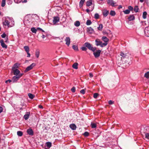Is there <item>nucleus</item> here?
<instances>
[{
	"instance_id": "39448f33",
	"label": "nucleus",
	"mask_w": 149,
	"mask_h": 149,
	"mask_svg": "<svg viewBox=\"0 0 149 149\" xmlns=\"http://www.w3.org/2000/svg\"><path fill=\"white\" fill-rule=\"evenodd\" d=\"M36 65V64L35 63H33L31 64L30 66L27 67L26 69L24 71L25 72H27L30 70L32 69Z\"/></svg>"
},
{
	"instance_id": "58836bf2",
	"label": "nucleus",
	"mask_w": 149,
	"mask_h": 149,
	"mask_svg": "<svg viewBox=\"0 0 149 149\" xmlns=\"http://www.w3.org/2000/svg\"><path fill=\"white\" fill-rule=\"evenodd\" d=\"M125 14H128L130 13V11L129 10L127 9L123 11Z\"/></svg>"
},
{
	"instance_id": "4be33fe9",
	"label": "nucleus",
	"mask_w": 149,
	"mask_h": 149,
	"mask_svg": "<svg viewBox=\"0 0 149 149\" xmlns=\"http://www.w3.org/2000/svg\"><path fill=\"white\" fill-rule=\"evenodd\" d=\"M40 52L39 50H36L35 52V55L37 58H38L39 57L40 55Z\"/></svg>"
},
{
	"instance_id": "cd10ccee",
	"label": "nucleus",
	"mask_w": 149,
	"mask_h": 149,
	"mask_svg": "<svg viewBox=\"0 0 149 149\" xmlns=\"http://www.w3.org/2000/svg\"><path fill=\"white\" fill-rule=\"evenodd\" d=\"M31 31L35 33H36L37 31V30L34 27H32L31 29Z\"/></svg>"
},
{
	"instance_id": "6e6552de",
	"label": "nucleus",
	"mask_w": 149,
	"mask_h": 149,
	"mask_svg": "<svg viewBox=\"0 0 149 149\" xmlns=\"http://www.w3.org/2000/svg\"><path fill=\"white\" fill-rule=\"evenodd\" d=\"M59 18L58 17H54L53 21V23L54 24H56L59 22Z\"/></svg>"
},
{
	"instance_id": "ea45409f",
	"label": "nucleus",
	"mask_w": 149,
	"mask_h": 149,
	"mask_svg": "<svg viewBox=\"0 0 149 149\" xmlns=\"http://www.w3.org/2000/svg\"><path fill=\"white\" fill-rule=\"evenodd\" d=\"M91 126L92 128H95L96 127V125L95 123H91Z\"/></svg>"
},
{
	"instance_id": "c9c22d12",
	"label": "nucleus",
	"mask_w": 149,
	"mask_h": 149,
	"mask_svg": "<svg viewBox=\"0 0 149 149\" xmlns=\"http://www.w3.org/2000/svg\"><path fill=\"white\" fill-rule=\"evenodd\" d=\"M110 14L112 16H114L115 15L116 13L114 11L111 10L110 13Z\"/></svg>"
},
{
	"instance_id": "c85d7f7f",
	"label": "nucleus",
	"mask_w": 149,
	"mask_h": 149,
	"mask_svg": "<svg viewBox=\"0 0 149 149\" xmlns=\"http://www.w3.org/2000/svg\"><path fill=\"white\" fill-rule=\"evenodd\" d=\"M103 28V25L102 24H100L97 27V29L100 31H102Z\"/></svg>"
},
{
	"instance_id": "680f3d73",
	"label": "nucleus",
	"mask_w": 149,
	"mask_h": 149,
	"mask_svg": "<svg viewBox=\"0 0 149 149\" xmlns=\"http://www.w3.org/2000/svg\"><path fill=\"white\" fill-rule=\"evenodd\" d=\"M27 2V1L26 0H24V1H22V2L23 3H25Z\"/></svg>"
},
{
	"instance_id": "864d4df0",
	"label": "nucleus",
	"mask_w": 149,
	"mask_h": 149,
	"mask_svg": "<svg viewBox=\"0 0 149 149\" xmlns=\"http://www.w3.org/2000/svg\"><path fill=\"white\" fill-rule=\"evenodd\" d=\"M14 1L15 3H19L21 2L20 1H19L18 0H14Z\"/></svg>"
},
{
	"instance_id": "4468645a",
	"label": "nucleus",
	"mask_w": 149,
	"mask_h": 149,
	"mask_svg": "<svg viewBox=\"0 0 149 149\" xmlns=\"http://www.w3.org/2000/svg\"><path fill=\"white\" fill-rule=\"evenodd\" d=\"M11 23V24H10V27H12L14 25V21L12 18H10V24Z\"/></svg>"
},
{
	"instance_id": "0eeeda50",
	"label": "nucleus",
	"mask_w": 149,
	"mask_h": 149,
	"mask_svg": "<svg viewBox=\"0 0 149 149\" xmlns=\"http://www.w3.org/2000/svg\"><path fill=\"white\" fill-rule=\"evenodd\" d=\"M87 33L89 34H91L94 33V30L91 27H90L87 28Z\"/></svg>"
},
{
	"instance_id": "bb28decb",
	"label": "nucleus",
	"mask_w": 149,
	"mask_h": 149,
	"mask_svg": "<svg viewBox=\"0 0 149 149\" xmlns=\"http://www.w3.org/2000/svg\"><path fill=\"white\" fill-rule=\"evenodd\" d=\"M46 144L47 147L49 148H50L52 146V143L49 142H47L46 143Z\"/></svg>"
},
{
	"instance_id": "ddd939ff",
	"label": "nucleus",
	"mask_w": 149,
	"mask_h": 149,
	"mask_svg": "<svg viewBox=\"0 0 149 149\" xmlns=\"http://www.w3.org/2000/svg\"><path fill=\"white\" fill-rule=\"evenodd\" d=\"M103 15L106 17L109 14V11L107 10H104L102 12Z\"/></svg>"
},
{
	"instance_id": "f8f14e48",
	"label": "nucleus",
	"mask_w": 149,
	"mask_h": 149,
	"mask_svg": "<svg viewBox=\"0 0 149 149\" xmlns=\"http://www.w3.org/2000/svg\"><path fill=\"white\" fill-rule=\"evenodd\" d=\"M70 38L69 37H67L65 39V41L66 42L65 44L68 46H69L70 43Z\"/></svg>"
},
{
	"instance_id": "774afa93",
	"label": "nucleus",
	"mask_w": 149,
	"mask_h": 149,
	"mask_svg": "<svg viewBox=\"0 0 149 149\" xmlns=\"http://www.w3.org/2000/svg\"><path fill=\"white\" fill-rule=\"evenodd\" d=\"M93 9H94V7L92 8L91 9V11H92L93 10Z\"/></svg>"
},
{
	"instance_id": "603ef678",
	"label": "nucleus",
	"mask_w": 149,
	"mask_h": 149,
	"mask_svg": "<svg viewBox=\"0 0 149 149\" xmlns=\"http://www.w3.org/2000/svg\"><path fill=\"white\" fill-rule=\"evenodd\" d=\"M128 9L130 11V10L132 11L133 10V8L132 6H130L128 7Z\"/></svg>"
},
{
	"instance_id": "f3484780",
	"label": "nucleus",
	"mask_w": 149,
	"mask_h": 149,
	"mask_svg": "<svg viewBox=\"0 0 149 149\" xmlns=\"http://www.w3.org/2000/svg\"><path fill=\"white\" fill-rule=\"evenodd\" d=\"M78 63H74L72 65V67L75 69H77L78 68Z\"/></svg>"
},
{
	"instance_id": "9d476101",
	"label": "nucleus",
	"mask_w": 149,
	"mask_h": 149,
	"mask_svg": "<svg viewBox=\"0 0 149 149\" xmlns=\"http://www.w3.org/2000/svg\"><path fill=\"white\" fill-rule=\"evenodd\" d=\"M27 134L31 136H33V132L32 129L31 128L28 129L27 130Z\"/></svg>"
},
{
	"instance_id": "0e129e2a",
	"label": "nucleus",
	"mask_w": 149,
	"mask_h": 149,
	"mask_svg": "<svg viewBox=\"0 0 149 149\" xmlns=\"http://www.w3.org/2000/svg\"><path fill=\"white\" fill-rule=\"evenodd\" d=\"M42 37L43 38H44L45 37V36L44 35H42Z\"/></svg>"
},
{
	"instance_id": "473e14b6",
	"label": "nucleus",
	"mask_w": 149,
	"mask_h": 149,
	"mask_svg": "<svg viewBox=\"0 0 149 149\" xmlns=\"http://www.w3.org/2000/svg\"><path fill=\"white\" fill-rule=\"evenodd\" d=\"M147 12L146 11L144 12L143 14V18L144 19H145L146 18Z\"/></svg>"
},
{
	"instance_id": "423d86ee",
	"label": "nucleus",
	"mask_w": 149,
	"mask_h": 149,
	"mask_svg": "<svg viewBox=\"0 0 149 149\" xmlns=\"http://www.w3.org/2000/svg\"><path fill=\"white\" fill-rule=\"evenodd\" d=\"M13 72V74L15 75H18L20 74H22V76L23 75V73H20V71L17 69L12 70Z\"/></svg>"
},
{
	"instance_id": "7c9ffc66",
	"label": "nucleus",
	"mask_w": 149,
	"mask_h": 149,
	"mask_svg": "<svg viewBox=\"0 0 149 149\" xmlns=\"http://www.w3.org/2000/svg\"><path fill=\"white\" fill-rule=\"evenodd\" d=\"M72 48L75 51H78V49L77 46L74 45L72 46Z\"/></svg>"
},
{
	"instance_id": "7ed1b4c3",
	"label": "nucleus",
	"mask_w": 149,
	"mask_h": 149,
	"mask_svg": "<svg viewBox=\"0 0 149 149\" xmlns=\"http://www.w3.org/2000/svg\"><path fill=\"white\" fill-rule=\"evenodd\" d=\"M22 74H20L18 75H15L12 78V80L10 79V82L12 81L13 82H15L17 81L19 79L22 77Z\"/></svg>"
},
{
	"instance_id": "09e8293b",
	"label": "nucleus",
	"mask_w": 149,
	"mask_h": 149,
	"mask_svg": "<svg viewBox=\"0 0 149 149\" xmlns=\"http://www.w3.org/2000/svg\"><path fill=\"white\" fill-rule=\"evenodd\" d=\"M80 92L82 94H84L85 93V90L84 89H82L80 91Z\"/></svg>"
},
{
	"instance_id": "052dcab7",
	"label": "nucleus",
	"mask_w": 149,
	"mask_h": 149,
	"mask_svg": "<svg viewBox=\"0 0 149 149\" xmlns=\"http://www.w3.org/2000/svg\"><path fill=\"white\" fill-rule=\"evenodd\" d=\"M86 11L87 13H89L90 12V10L89 9H87L86 10Z\"/></svg>"
},
{
	"instance_id": "f03ea898",
	"label": "nucleus",
	"mask_w": 149,
	"mask_h": 149,
	"mask_svg": "<svg viewBox=\"0 0 149 149\" xmlns=\"http://www.w3.org/2000/svg\"><path fill=\"white\" fill-rule=\"evenodd\" d=\"M84 45L86 47H87L89 49L92 50L93 52H94L96 49L95 47H93L89 43L87 42L84 43Z\"/></svg>"
},
{
	"instance_id": "c756f323",
	"label": "nucleus",
	"mask_w": 149,
	"mask_h": 149,
	"mask_svg": "<svg viewBox=\"0 0 149 149\" xmlns=\"http://www.w3.org/2000/svg\"><path fill=\"white\" fill-rule=\"evenodd\" d=\"M84 1L85 0H81L79 2V6L80 7H82Z\"/></svg>"
},
{
	"instance_id": "9b49d317",
	"label": "nucleus",
	"mask_w": 149,
	"mask_h": 149,
	"mask_svg": "<svg viewBox=\"0 0 149 149\" xmlns=\"http://www.w3.org/2000/svg\"><path fill=\"white\" fill-rule=\"evenodd\" d=\"M0 43H1V45L3 48H4L5 49H6L7 48V46L4 42L3 40H0Z\"/></svg>"
},
{
	"instance_id": "de8ad7c7",
	"label": "nucleus",
	"mask_w": 149,
	"mask_h": 149,
	"mask_svg": "<svg viewBox=\"0 0 149 149\" xmlns=\"http://www.w3.org/2000/svg\"><path fill=\"white\" fill-rule=\"evenodd\" d=\"M84 135L86 136H87L89 135V133L87 132H86L84 133Z\"/></svg>"
},
{
	"instance_id": "37998d69",
	"label": "nucleus",
	"mask_w": 149,
	"mask_h": 149,
	"mask_svg": "<svg viewBox=\"0 0 149 149\" xmlns=\"http://www.w3.org/2000/svg\"><path fill=\"white\" fill-rule=\"evenodd\" d=\"M145 138L149 140V133H146L145 134Z\"/></svg>"
},
{
	"instance_id": "6e6d98bb",
	"label": "nucleus",
	"mask_w": 149,
	"mask_h": 149,
	"mask_svg": "<svg viewBox=\"0 0 149 149\" xmlns=\"http://www.w3.org/2000/svg\"><path fill=\"white\" fill-rule=\"evenodd\" d=\"M3 110V109L2 107L0 106V113H1Z\"/></svg>"
},
{
	"instance_id": "a878e982",
	"label": "nucleus",
	"mask_w": 149,
	"mask_h": 149,
	"mask_svg": "<svg viewBox=\"0 0 149 149\" xmlns=\"http://www.w3.org/2000/svg\"><path fill=\"white\" fill-rule=\"evenodd\" d=\"M74 24L75 26L78 27L80 25V22L79 21H77L75 22Z\"/></svg>"
},
{
	"instance_id": "393cba45",
	"label": "nucleus",
	"mask_w": 149,
	"mask_h": 149,
	"mask_svg": "<svg viewBox=\"0 0 149 149\" xmlns=\"http://www.w3.org/2000/svg\"><path fill=\"white\" fill-rule=\"evenodd\" d=\"M92 4V1L91 0L90 1H87L86 2V6H89L91 5Z\"/></svg>"
},
{
	"instance_id": "79ce46f5",
	"label": "nucleus",
	"mask_w": 149,
	"mask_h": 149,
	"mask_svg": "<svg viewBox=\"0 0 149 149\" xmlns=\"http://www.w3.org/2000/svg\"><path fill=\"white\" fill-rule=\"evenodd\" d=\"M94 17L96 19H97L99 18V15L98 13H96L95 14Z\"/></svg>"
},
{
	"instance_id": "b1692460",
	"label": "nucleus",
	"mask_w": 149,
	"mask_h": 149,
	"mask_svg": "<svg viewBox=\"0 0 149 149\" xmlns=\"http://www.w3.org/2000/svg\"><path fill=\"white\" fill-rule=\"evenodd\" d=\"M28 95L29 98L31 99H33L35 97V95L31 93L28 94Z\"/></svg>"
},
{
	"instance_id": "aec40b11",
	"label": "nucleus",
	"mask_w": 149,
	"mask_h": 149,
	"mask_svg": "<svg viewBox=\"0 0 149 149\" xmlns=\"http://www.w3.org/2000/svg\"><path fill=\"white\" fill-rule=\"evenodd\" d=\"M3 24L5 26H8L9 25V21L8 20H5L3 22Z\"/></svg>"
},
{
	"instance_id": "2eb2a0df",
	"label": "nucleus",
	"mask_w": 149,
	"mask_h": 149,
	"mask_svg": "<svg viewBox=\"0 0 149 149\" xmlns=\"http://www.w3.org/2000/svg\"><path fill=\"white\" fill-rule=\"evenodd\" d=\"M30 113L29 112H27L26 114L24 116V118L25 120H27L29 118Z\"/></svg>"
},
{
	"instance_id": "3c124183",
	"label": "nucleus",
	"mask_w": 149,
	"mask_h": 149,
	"mask_svg": "<svg viewBox=\"0 0 149 149\" xmlns=\"http://www.w3.org/2000/svg\"><path fill=\"white\" fill-rule=\"evenodd\" d=\"M6 36V34L5 33H3L1 35V37L2 38H4Z\"/></svg>"
},
{
	"instance_id": "f257e3e1",
	"label": "nucleus",
	"mask_w": 149,
	"mask_h": 149,
	"mask_svg": "<svg viewBox=\"0 0 149 149\" xmlns=\"http://www.w3.org/2000/svg\"><path fill=\"white\" fill-rule=\"evenodd\" d=\"M95 44L97 46H100L102 47H103L107 45V43H102V42L98 39H97L95 40Z\"/></svg>"
},
{
	"instance_id": "5fc2aeb1",
	"label": "nucleus",
	"mask_w": 149,
	"mask_h": 149,
	"mask_svg": "<svg viewBox=\"0 0 149 149\" xmlns=\"http://www.w3.org/2000/svg\"><path fill=\"white\" fill-rule=\"evenodd\" d=\"M114 102H113L111 100H109V102H108V103H109V104H113V103Z\"/></svg>"
},
{
	"instance_id": "e2e57ef3",
	"label": "nucleus",
	"mask_w": 149,
	"mask_h": 149,
	"mask_svg": "<svg viewBox=\"0 0 149 149\" xmlns=\"http://www.w3.org/2000/svg\"><path fill=\"white\" fill-rule=\"evenodd\" d=\"M9 82V79H8V80H6V81H5V83H7V82Z\"/></svg>"
},
{
	"instance_id": "e433bc0d",
	"label": "nucleus",
	"mask_w": 149,
	"mask_h": 149,
	"mask_svg": "<svg viewBox=\"0 0 149 149\" xmlns=\"http://www.w3.org/2000/svg\"><path fill=\"white\" fill-rule=\"evenodd\" d=\"M92 24V22L91 20L89 19H88L86 22V24L87 25H90Z\"/></svg>"
},
{
	"instance_id": "338daca9",
	"label": "nucleus",
	"mask_w": 149,
	"mask_h": 149,
	"mask_svg": "<svg viewBox=\"0 0 149 149\" xmlns=\"http://www.w3.org/2000/svg\"><path fill=\"white\" fill-rule=\"evenodd\" d=\"M139 1L141 2L142 3L143 2L144 0H139Z\"/></svg>"
},
{
	"instance_id": "f704fd0d",
	"label": "nucleus",
	"mask_w": 149,
	"mask_h": 149,
	"mask_svg": "<svg viewBox=\"0 0 149 149\" xmlns=\"http://www.w3.org/2000/svg\"><path fill=\"white\" fill-rule=\"evenodd\" d=\"M6 0H2L1 3V6L2 7H3L5 6L6 4Z\"/></svg>"
},
{
	"instance_id": "a19ab883",
	"label": "nucleus",
	"mask_w": 149,
	"mask_h": 149,
	"mask_svg": "<svg viewBox=\"0 0 149 149\" xmlns=\"http://www.w3.org/2000/svg\"><path fill=\"white\" fill-rule=\"evenodd\" d=\"M120 55L122 56V57H123V58H125L127 56L126 54H124L122 52H121Z\"/></svg>"
},
{
	"instance_id": "8fccbe9b",
	"label": "nucleus",
	"mask_w": 149,
	"mask_h": 149,
	"mask_svg": "<svg viewBox=\"0 0 149 149\" xmlns=\"http://www.w3.org/2000/svg\"><path fill=\"white\" fill-rule=\"evenodd\" d=\"M81 49L82 50L84 51H86L87 49V48L85 47H82L81 48Z\"/></svg>"
},
{
	"instance_id": "2f4dec72",
	"label": "nucleus",
	"mask_w": 149,
	"mask_h": 149,
	"mask_svg": "<svg viewBox=\"0 0 149 149\" xmlns=\"http://www.w3.org/2000/svg\"><path fill=\"white\" fill-rule=\"evenodd\" d=\"M17 135L18 136H21L23 135V133L21 131H18L17 132Z\"/></svg>"
},
{
	"instance_id": "20e7f679",
	"label": "nucleus",
	"mask_w": 149,
	"mask_h": 149,
	"mask_svg": "<svg viewBox=\"0 0 149 149\" xmlns=\"http://www.w3.org/2000/svg\"><path fill=\"white\" fill-rule=\"evenodd\" d=\"M107 3L109 6H111L112 7H114L116 5V3L113 0H107Z\"/></svg>"
},
{
	"instance_id": "4d7b16f0",
	"label": "nucleus",
	"mask_w": 149,
	"mask_h": 149,
	"mask_svg": "<svg viewBox=\"0 0 149 149\" xmlns=\"http://www.w3.org/2000/svg\"><path fill=\"white\" fill-rule=\"evenodd\" d=\"M27 54V57H30V53H29V52H26Z\"/></svg>"
},
{
	"instance_id": "bf43d9fd",
	"label": "nucleus",
	"mask_w": 149,
	"mask_h": 149,
	"mask_svg": "<svg viewBox=\"0 0 149 149\" xmlns=\"http://www.w3.org/2000/svg\"><path fill=\"white\" fill-rule=\"evenodd\" d=\"M38 107L39 108H40V109H42L43 108L42 106L41 105H39L38 106Z\"/></svg>"
},
{
	"instance_id": "a18cd8bd",
	"label": "nucleus",
	"mask_w": 149,
	"mask_h": 149,
	"mask_svg": "<svg viewBox=\"0 0 149 149\" xmlns=\"http://www.w3.org/2000/svg\"><path fill=\"white\" fill-rule=\"evenodd\" d=\"M98 94L97 93H95L93 94V97L95 98H96L97 97Z\"/></svg>"
},
{
	"instance_id": "a211bd4d",
	"label": "nucleus",
	"mask_w": 149,
	"mask_h": 149,
	"mask_svg": "<svg viewBox=\"0 0 149 149\" xmlns=\"http://www.w3.org/2000/svg\"><path fill=\"white\" fill-rule=\"evenodd\" d=\"M18 65L19 64L17 63L15 64L12 67V70H13L14 69H17V68L18 67Z\"/></svg>"
},
{
	"instance_id": "5701e85b",
	"label": "nucleus",
	"mask_w": 149,
	"mask_h": 149,
	"mask_svg": "<svg viewBox=\"0 0 149 149\" xmlns=\"http://www.w3.org/2000/svg\"><path fill=\"white\" fill-rule=\"evenodd\" d=\"M24 49L26 51V52H29V48L28 46H26L24 47Z\"/></svg>"
},
{
	"instance_id": "69168bd1",
	"label": "nucleus",
	"mask_w": 149,
	"mask_h": 149,
	"mask_svg": "<svg viewBox=\"0 0 149 149\" xmlns=\"http://www.w3.org/2000/svg\"><path fill=\"white\" fill-rule=\"evenodd\" d=\"M37 29L38 30H42V29L40 28H39V27H38L37 28Z\"/></svg>"
},
{
	"instance_id": "13d9d810",
	"label": "nucleus",
	"mask_w": 149,
	"mask_h": 149,
	"mask_svg": "<svg viewBox=\"0 0 149 149\" xmlns=\"http://www.w3.org/2000/svg\"><path fill=\"white\" fill-rule=\"evenodd\" d=\"M89 77H90L91 78V77H93V74H92L91 73H90L89 74Z\"/></svg>"
},
{
	"instance_id": "49530a36",
	"label": "nucleus",
	"mask_w": 149,
	"mask_h": 149,
	"mask_svg": "<svg viewBox=\"0 0 149 149\" xmlns=\"http://www.w3.org/2000/svg\"><path fill=\"white\" fill-rule=\"evenodd\" d=\"M71 91L73 93H74L75 91V88L74 87H73L71 89Z\"/></svg>"
},
{
	"instance_id": "6ab92c4d",
	"label": "nucleus",
	"mask_w": 149,
	"mask_h": 149,
	"mask_svg": "<svg viewBox=\"0 0 149 149\" xmlns=\"http://www.w3.org/2000/svg\"><path fill=\"white\" fill-rule=\"evenodd\" d=\"M70 127L71 129L73 130H75L76 128V125L73 124L70 125Z\"/></svg>"
},
{
	"instance_id": "72a5a7b5",
	"label": "nucleus",
	"mask_w": 149,
	"mask_h": 149,
	"mask_svg": "<svg viewBox=\"0 0 149 149\" xmlns=\"http://www.w3.org/2000/svg\"><path fill=\"white\" fill-rule=\"evenodd\" d=\"M144 77L147 79L149 78V72H147L145 74Z\"/></svg>"
},
{
	"instance_id": "4c0bfd02",
	"label": "nucleus",
	"mask_w": 149,
	"mask_h": 149,
	"mask_svg": "<svg viewBox=\"0 0 149 149\" xmlns=\"http://www.w3.org/2000/svg\"><path fill=\"white\" fill-rule=\"evenodd\" d=\"M134 10L135 13L137 12L139 10V8L138 6H135L134 9Z\"/></svg>"
},
{
	"instance_id": "c03bdc74",
	"label": "nucleus",
	"mask_w": 149,
	"mask_h": 149,
	"mask_svg": "<svg viewBox=\"0 0 149 149\" xmlns=\"http://www.w3.org/2000/svg\"><path fill=\"white\" fill-rule=\"evenodd\" d=\"M148 30H149V27L147 26L145 28L144 31V33L145 35H146V32L148 31Z\"/></svg>"
},
{
	"instance_id": "1a4fd4ad",
	"label": "nucleus",
	"mask_w": 149,
	"mask_h": 149,
	"mask_svg": "<svg viewBox=\"0 0 149 149\" xmlns=\"http://www.w3.org/2000/svg\"><path fill=\"white\" fill-rule=\"evenodd\" d=\"M101 52L100 50H98L95 52H94L93 54L95 58H97L100 56Z\"/></svg>"
},
{
	"instance_id": "412c9836",
	"label": "nucleus",
	"mask_w": 149,
	"mask_h": 149,
	"mask_svg": "<svg viewBox=\"0 0 149 149\" xmlns=\"http://www.w3.org/2000/svg\"><path fill=\"white\" fill-rule=\"evenodd\" d=\"M134 19V17L133 15H130L128 18L129 20L130 21L133 20Z\"/></svg>"
},
{
	"instance_id": "dca6fc26",
	"label": "nucleus",
	"mask_w": 149,
	"mask_h": 149,
	"mask_svg": "<svg viewBox=\"0 0 149 149\" xmlns=\"http://www.w3.org/2000/svg\"><path fill=\"white\" fill-rule=\"evenodd\" d=\"M102 40L104 42V43L107 44L109 41V39L105 36H103L102 37Z\"/></svg>"
}]
</instances>
